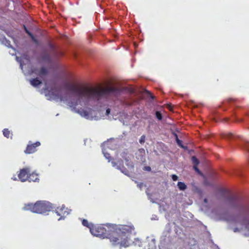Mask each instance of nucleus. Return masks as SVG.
Returning <instances> with one entry per match:
<instances>
[{
  "mask_svg": "<svg viewBox=\"0 0 249 249\" xmlns=\"http://www.w3.org/2000/svg\"><path fill=\"white\" fill-rule=\"evenodd\" d=\"M64 88L77 97L76 101L70 103V106L73 107L81 116L86 118L89 116V112L82 108L76 109L78 105L86 106L90 102H100L110 98L112 95L117 96L121 92L120 89L113 87L95 88L87 85H77L71 83H66Z\"/></svg>",
  "mask_w": 249,
  "mask_h": 249,
  "instance_id": "f257e3e1",
  "label": "nucleus"
},
{
  "mask_svg": "<svg viewBox=\"0 0 249 249\" xmlns=\"http://www.w3.org/2000/svg\"><path fill=\"white\" fill-rule=\"evenodd\" d=\"M131 231L130 227L127 225L117 227L116 225L107 224L91 226L90 231L95 236L108 238L114 246L126 248L129 245L127 234Z\"/></svg>",
  "mask_w": 249,
  "mask_h": 249,
  "instance_id": "f03ea898",
  "label": "nucleus"
},
{
  "mask_svg": "<svg viewBox=\"0 0 249 249\" xmlns=\"http://www.w3.org/2000/svg\"><path fill=\"white\" fill-rule=\"evenodd\" d=\"M53 209L51 203L48 201H38L35 204H25L23 209L37 213H44L50 212Z\"/></svg>",
  "mask_w": 249,
  "mask_h": 249,
  "instance_id": "7ed1b4c3",
  "label": "nucleus"
},
{
  "mask_svg": "<svg viewBox=\"0 0 249 249\" xmlns=\"http://www.w3.org/2000/svg\"><path fill=\"white\" fill-rule=\"evenodd\" d=\"M33 73L38 76L40 78L44 81L49 73V71L47 68L44 67H42L39 69L34 68L32 69L31 71V74Z\"/></svg>",
  "mask_w": 249,
  "mask_h": 249,
  "instance_id": "20e7f679",
  "label": "nucleus"
},
{
  "mask_svg": "<svg viewBox=\"0 0 249 249\" xmlns=\"http://www.w3.org/2000/svg\"><path fill=\"white\" fill-rule=\"evenodd\" d=\"M30 171L29 168H24L20 170L18 174V177L19 180L22 182H24L28 179L29 174Z\"/></svg>",
  "mask_w": 249,
  "mask_h": 249,
  "instance_id": "39448f33",
  "label": "nucleus"
},
{
  "mask_svg": "<svg viewBox=\"0 0 249 249\" xmlns=\"http://www.w3.org/2000/svg\"><path fill=\"white\" fill-rule=\"evenodd\" d=\"M39 142H36L34 143L28 144L26 147L24 152L27 154H30L35 153L36 151V147L40 145Z\"/></svg>",
  "mask_w": 249,
  "mask_h": 249,
  "instance_id": "423d86ee",
  "label": "nucleus"
},
{
  "mask_svg": "<svg viewBox=\"0 0 249 249\" xmlns=\"http://www.w3.org/2000/svg\"><path fill=\"white\" fill-rule=\"evenodd\" d=\"M55 212L57 215L61 216L58 220L64 218L69 214L68 209L64 205H62L61 207H57L55 210Z\"/></svg>",
  "mask_w": 249,
  "mask_h": 249,
  "instance_id": "0eeeda50",
  "label": "nucleus"
},
{
  "mask_svg": "<svg viewBox=\"0 0 249 249\" xmlns=\"http://www.w3.org/2000/svg\"><path fill=\"white\" fill-rule=\"evenodd\" d=\"M48 45L49 48L52 51V54L55 58H58L59 56L63 55V53L62 52L57 50L53 44L49 43Z\"/></svg>",
  "mask_w": 249,
  "mask_h": 249,
  "instance_id": "6e6552de",
  "label": "nucleus"
},
{
  "mask_svg": "<svg viewBox=\"0 0 249 249\" xmlns=\"http://www.w3.org/2000/svg\"><path fill=\"white\" fill-rule=\"evenodd\" d=\"M228 202L233 207H237L236 201L238 200V197L235 195H231L227 198Z\"/></svg>",
  "mask_w": 249,
  "mask_h": 249,
  "instance_id": "1a4fd4ad",
  "label": "nucleus"
},
{
  "mask_svg": "<svg viewBox=\"0 0 249 249\" xmlns=\"http://www.w3.org/2000/svg\"><path fill=\"white\" fill-rule=\"evenodd\" d=\"M28 180L31 181H37L39 180L38 175L36 173H32L31 174H29V177L28 178Z\"/></svg>",
  "mask_w": 249,
  "mask_h": 249,
  "instance_id": "9d476101",
  "label": "nucleus"
},
{
  "mask_svg": "<svg viewBox=\"0 0 249 249\" xmlns=\"http://www.w3.org/2000/svg\"><path fill=\"white\" fill-rule=\"evenodd\" d=\"M30 83L32 86L36 87L42 83L41 80L38 79V78L32 79L30 80Z\"/></svg>",
  "mask_w": 249,
  "mask_h": 249,
  "instance_id": "9b49d317",
  "label": "nucleus"
},
{
  "mask_svg": "<svg viewBox=\"0 0 249 249\" xmlns=\"http://www.w3.org/2000/svg\"><path fill=\"white\" fill-rule=\"evenodd\" d=\"M2 132L4 137L7 138H10L12 139L13 134L8 128H4Z\"/></svg>",
  "mask_w": 249,
  "mask_h": 249,
  "instance_id": "f8f14e48",
  "label": "nucleus"
},
{
  "mask_svg": "<svg viewBox=\"0 0 249 249\" xmlns=\"http://www.w3.org/2000/svg\"><path fill=\"white\" fill-rule=\"evenodd\" d=\"M139 152V156L140 157V160L142 161H143V160L144 159V157L145 155V150L143 148H140L138 150Z\"/></svg>",
  "mask_w": 249,
  "mask_h": 249,
  "instance_id": "ddd939ff",
  "label": "nucleus"
},
{
  "mask_svg": "<svg viewBox=\"0 0 249 249\" xmlns=\"http://www.w3.org/2000/svg\"><path fill=\"white\" fill-rule=\"evenodd\" d=\"M240 208L242 212L249 215V204L244 205L241 207Z\"/></svg>",
  "mask_w": 249,
  "mask_h": 249,
  "instance_id": "4468645a",
  "label": "nucleus"
},
{
  "mask_svg": "<svg viewBox=\"0 0 249 249\" xmlns=\"http://www.w3.org/2000/svg\"><path fill=\"white\" fill-rule=\"evenodd\" d=\"M240 208L242 212L249 215V204L244 205L241 207Z\"/></svg>",
  "mask_w": 249,
  "mask_h": 249,
  "instance_id": "2eb2a0df",
  "label": "nucleus"
},
{
  "mask_svg": "<svg viewBox=\"0 0 249 249\" xmlns=\"http://www.w3.org/2000/svg\"><path fill=\"white\" fill-rule=\"evenodd\" d=\"M224 138H226L227 139H232L235 137H238L239 138H240L239 136H235L234 134H233L232 133L228 132L224 134Z\"/></svg>",
  "mask_w": 249,
  "mask_h": 249,
  "instance_id": "dca6fc26",
  "label": "nucleus"
},
{
  "mask_svg": "<svg viewBox=\"0 0 249 249\" xmlns=\"http://www.w3.org/2000/svg\"><path fill=\"white\" fill-rule=\"evenodd\" d=\"M177 186L181 191H184L187 188L186 185L183 182H178Z\"/></svg>",
  "mask_w": 249,
  "mask_h": 249,
  "instance_id": "f3484780",
  "label": "nucleus"
},
{
  "mask_svg": "<svg viewBox=\"0 0 249 249\" xmlns=\"http://www.w3.org/2000/svg\"><path fill=\"white\" fill-rule=\"evenodd\" d=\"M23 28L24 29V31L31 37L33 41H35V42L36 41V40L35 39V38L34 36H33V35L27 29V28H26L25 25H23Z\"/></svg>",
  "mask_w": 249,
  "mask_h": 249,
  "instance_id": "a211bd4d",
  "label": "nucleus"
},
{
  "mask_svg": "<svg viewBox=\"0 0 249 249\" xmlns=\"http://www.w3.org/2000/svg\"><path fill=\"white\" fill-rule=\"evenodd\" d=\"M82 223L83 226L89 228L90 231V228H91V226H94V225L92 224L89 223L88 221L86 219H83L82 221Z\"/></svg>",
  "mask_w": 249,
  "mask_h": 249,
  "instance_id": "6ab92c4d",
  "label": "nucleus"
},
{
  "mask_svg": "<svg viewBox=\"0 0 249 249\" xmlns=\"http://www.w3.org/2000/svg\"><path fill=\"white\" fill-rule=\"evenodd\" d=\"M42 59L43 60L46 62H50L51 61V57L50 54L49 53H46L43 54L42 56Z\"/></svg>",
  "mask_w": 249,
  "mask_h": 249,
  "instance_id": "aec40b11",
  "label": "nucleus"
},
{
  "mask_svg": "<svg viewBox=\"0 0 249 249\" xmlns=\"http://www.w3.org/2000/svg\"><path fill=\"white\" fill-rule=\"evenodd\" d=\"M192 160L194 164V166H197L199 164V160L195 156L192 157Z\"/></svg>",
  "mask_w": 249,
  "mask_h": 249,
  "instance_id": "412c9836",
  "label": "nucleus"
},
{
  "mask_svg": "<svg viewBox=\"0 0 249 249\" xmlns=\"http://www.w3.org/2000/svg\"><path fill=\"white\" fill-rule=\"evenodd\" d=\"M156 117L159 120H161L162 119V116L161 113L159 111H157L155 113Z\"/></svg>",
  "mask_w": 249,
  "mask_h": 249,
  "instance_id": "4be33fe9",
  "label": "nucleus"
},
{
  "mask_svg": "<svg viewBox=\"0 0 249 249\" xmlns=\"http://www.w3.org/2000/svg\"><path fill=\"white\" fill-rule=\"evenodd\" d=\"M145 137L144 135L142 136L139 140L140 143L141 144L145 142Z\"/></svg>",
  "mask_w": 249,
  "mask_h": 249,
  "instance_id": "5701e85b",
  "label": "nucleus"
},
{
  "mask_svg": "<svg viewBox=\"0 0 249 249\" xmlns=\"http://www.w3.org/2000/svg\"><path fill=\"white\" fill-rule=\"evenodd\" d=\"M176 141H177V142L178 144V145H179L181 147H183V146L181 145L182 141L178 139L177 134H176Z\"/></svg>",
  "mask_w": 249,
  "mask_h": 249,
  "instance_id": "b1692460",
  "label": "nucleus"
},
{
  "mask_svg": "<svg viewBox=\"0 0 249 249\" xmlns=\"http://www.w3.org/2000/svg\"><path fill=\"white\" fill-rule=\"evenodd\" d=\"M193 191H194L198 193H201V190L199 188H198L197 187L195 186H194L193 187Z\"/></svg>",
  "mask_w": 249,
  "mask_h": 249,
  "instance_id": "393cba45",
  "label": "nucleus"
},
{
  "mask_svg": "<svg viewBox=\"0 0 249 249\" xmlns=\"http://www.w3.org/2000/svg\"><path fill=\"white\" fill-rule=\"evenodd\" d=\"M243 225H245V228L246 229H249V220L245 221Z\"/></svg>",
  "mask_w": 249,
  "mask_h": 249,
  "instance_id": "a878e982",
  "label": "nucleus"
},
{
  "mask_svg": "<svg viewBox=\"0 0 249 249\" xmlns=\"http://www.w3.org/2000/svg\"><path fill=\"white\" fill-rule=\"evenodd\" d=\"M171 177L173 181H177L178 179V177L176 175H172Z\"/></svg>",
  "mask_w": 249,
  "mask_h": 249,
  "instance_id": "bb28decb",
  "label": "nucleus"
},
{
  "mask_svg": "<svg viewBox=\"0 0 249 249\" xmlns=\"http://www.w3.org/2000/svg\"><path fill=\"white\" fill-rule=\"evenodd\" d=\"M245 148L249 151V142H246L245 143Z\"/></svg>",
  "mask_w": 249,
  "mask_h": 249,
  "instance_id": "cd10ccee",
  "label": "nucleus"
},
{
  "mask_svg": "<svg viewBox=\"0 0 249 249\" xmlns=\"http://www.w3.org/2000/svg\"><path fill=\"white\" fill-rule=\"evenodd\" d=\"M197 166H194L193 168L194 170L198 173L200 174V171L197 167Z\"/></svg>",
  "mask_w": 249,
  "mask_h": 249,
  "instance_id": "c85d7f7f",
  "label": "nucleus"
},
{
  "mask_svg": "<svg viewBox=\"0 0 249 249\" xmlns=\"http://www.w3.org/2000/svg\"><path fill=\"white\" fill-rule=\"evenodd\" d=\"M104 155H105V157L108 160H110V159L111 158V156H110L109 154H108V153H105Z\"/></svg>",
  "mask_w": 249,
  "mask_h": 249,
  "instance_id": "c756f323",
  "label": "nucleus"
},
{
  "mask_svg": "<svg viewBox=\"0 0 249 249\" xmlns=\"http://www.w3.org/2000/svg\"><path fill=\"white\" fill-rule=\"evenodd\" d=\"M144 170L148 171H150L151 170V168L150 166H145Z\"/></svg>",
  "mask_w": 249,
  "mask_h": 249,
  "instance_id": "7c9ffc66",
  "label": "nucleus"
},
{
  "mask_svg": "<svg viewBox=\"0 0 249 249\" xmlns=\"http://www.w3.org/2000/svg\"><path fill=\"white\" fill-rule=\"evenodd\" d=\"M110 113V109L109 108H107V110H106V114L107 115H108Z\"/></svg>",
  "mask_w": 249,
  "mask_h": 249,
  "instance_id": "2f4dec72",
  "label": "nucleus"
},
{
  "mask_svg": "<svg viewBox=\"0 0 249 249\" xmlns=\"http://www.w3.org/2000/svg\"><path fill=\"white\" fill-rule=\"evenodd\" d=\"M134 104L133 102L132 103H126V105L128 106H133Z\"/></svg>",
  "mask_w": 249,
  "mask_h": 249,
  "instance_id": "473e14b6",
  "label": "nucleus"
},
{
  "mask_svg": "<svg viewBox=\"0 0 249 249\" xmlns=\"http://www.w3.org/2000/svg\"><path fill=\"white\" fill-rule=\"evenodd\" d=\"M7 44L6 45L8 47H10L11 45H10V41H7Z\"/></svg>",
  "mask_w": 249,
  "mask_h": 249,
  "instance_id": "72a5a7b5",
  "label": "nucleus"
},
{
  "mask_svg": "<svg viewBox=\"0 0 249 249\" xmlns=\"http://www.w3.org/2000/svg\"><path fill=\"white\" fill-rule=\"evenodd\" d=\"M113 166H115L117 165V163L115 162H112Z\"/></svg>",
  "mask_w": 249,
  "mask_h": 249,
  "instance_id": "f704fd0d",
  "label": "nucleus"
},
{
  "mask_svg": "<svg viewBox=\"0 0 249 249\" xmlns=\"http://www.w3.org/2000/svg\"><path fill=\"white\" fill-rule=\"evenodd\" d=\"M118 162H119V164H121V163H123V161L122 160H119L118 161Z\"/></svg>",
  "mask_w": 249,
  "mask_h": 249,
  "instance_id": "c9c22d12",
  "label": "nucleus"
},
{
  "mask_svg": "<svg viewBox=\"0 0 249 249\" xmlns=\"http://www.w3.org/2000/svg\"><path fill=\"white\" fill-rule=\"evenodd\" d=\"M204 201L205 203H207V198H205L204 200Z\"/></svg>",
  "mask_w": 249,
  "mask_h": 249,
  "instance_id": "e433bc0d",
  "label": "nucleus"
},
{
  "mask_svg": "<svg viewBox=\"0 0 249 249\" xmlns=\"http://www.w3.org/2000/svg\"><path fill=\"white\" fill-rule=\"evenodd\" d=\"M238 231L237 228H236V229H234V232H236V231Z\"/></svg>",
  "mask_w": 249,
  "mask_h": 249,
  "instance_id": "4c0bfd02",
  "label": "nucleus"
},
{
  "mask_svg": "<svg viewBox=\"0 0 249 249\" xmlns=\"http://www.w3.org/2000/svg\"><path fill=\"white\" fill-rule=\"evenodd\" d=\"M124 160H126V161H128V159H125V158L124 159Z\"/></svg>",
  "mask_w": 249,
  "mask_h": 249,
  "instance_id": "58836bf2",
  "label": "nucleus"
},
{
  "mask_svg": "<svg viewBox=\"0 0 249 249\" xmlns=\"http://www.w3.org/2000/svg\"><path fill=\"white\" fill-rule=\"evenodd\" d=\"M49 93H53V92H52V91H49Z\"/></svg>",
  "mask_w": 249,
  "mask_h": 249,
  "instance_id": "ea45409f",
  "label": "nucleus"
},
{
  "mask_svg": "<svg viewBox=\"0 0 249 249\" xmlns=\"http://www.w3.org/2000/svg\"><path fill=\"white\" fill-rule=\"evenodd\" d=\"M151 98H152V99H153V98H154V97H153V96H151Z\"/></svg>",
  "mask_w": 249,
  "mask_h": 249,
  "instance_id": "a19ab883",
  "label": "nucleus"
}]
</instances>
